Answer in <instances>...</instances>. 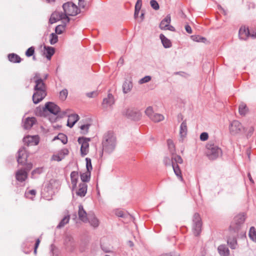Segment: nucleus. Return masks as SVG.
I'll return each mask as SVG.
<instances>
[{
    "instance_id": "nucleus-64",
    "label": "nucleus",
    "mask_w": 256,
    "mask_h": 256,
    "mask_svg": "<svg viewBox=\"0 0 256 256\" xmlns=\"http://www.w3.org/2000/svg\"><path fill=\"white\" fill-rule=\"evenodd\" d=\"M130 246H134V244L132 242H130Z\"/></svg>"
},
{
    "instance_id": "nucleus-8",
    "label": "nucleus",
    "mask_w": 256,
    "mask_h": 256,
    "mask_svg": "<svg viewBox=\"0 0 256 256\" xmlns=\"http://www.w3.org/2000/svg\"><path fill=\"white\" fill-rule=\"evenodd\" d=\"M60 20H62V22L64 24L69 22V18L66 14H64L61 12H54L50 16V22L52 24Z\"/></svg>"
},
{
    "instance_id": "nucleus-57",
    "label": "nucleus",
    "mask_w": 256,
    "mask_h": 256,
    "mask_svg": "<svg viewBox=\"0 0 256 256\" xmlns=\"http://www.w3.org/2000/svg\"><path fill=\"white\" fill-rule=\"evenodd\" d=\"M87 96L89 98H92L97 95V93L96 92H88L86 94Z\"/></svg>"
},
{
    "instance_id": "nucleus-34",
    "label": "nucleus",
    "mask_w": 256,
    "mask_h": 256,
    "mask_svg": "<svg viewBox=\"0 0 256 256\" xmlns=\"http://www.w3.org/2000/svg\"><path fill=\"white\" fill-rule=\"evenodd\" d=\"M172 166L175 174L180 178V180L182 181L183 178L182 175L181 170L178 166L177 164H173Z\"/></svg>"
},
{
    "instance_id": "nucleus-49",
    "label": "nucleus",
    "mask_w": 256,
    "mask_h": 256,
    "mask_svg": "<svg viewBox=\"0 0 256 256\" xmlns=\"http://www.w3.org/2000/svg\"><path fill=\"white\" fill-rule=\"evenodd\" d=\"M146 114L150 118L154 114L152 107L148 106L145 110Z\"/></svg>"
},
{
    "instance_id": "nucleus-39",
    "label": "nucleus",
    "mask_w": 256,
    "mask_h": 256,
    "mask_svg": "<svg viewBox=\"0 0 256 256\" xmlns=\"http://www.w3.org/2000/svg\"><path fill=\"white\" fill-rule=\"evenodd\" d=\"M142 5V0H137L135 6V12H134V16L136 18L138 16L139 12L141 8Z\"/></svg>"
},
{
    "instance_id": "nucleus-59",
    "label": "nucleus",
    "mask_w": 256,
    "mask_h": 256,
    "mask_svg": "<svg viewBox=\"0 0 256 256\" xmlns=\"http://www.w3.org/2000/svg\"><path fill=\"white\" fill-rule=\"evenodd\" d=\"M32 168V163H29L26 164V169L27 170H30Z\"/></svg>"
},
{
    "instance_id": "nucleus-10",
    "label": "nucleus",
    "mask_w": 256,
    "mask_h": 256,
    "mask_svg": "<svg viewBox=\"0 0 256 256\" xmlns=\"http://www.w3.org/2000/svg\"><path fill=\"white\" fill-rule=\"evenodd\" d=\"M171 18L170 14L167 15L166 17L162 20L160 24V28L162 30H169L170 31H175L174 28L170 25Z\"/></svg>"
},
{
    "instance_id": "nucleus-2",
    "label": "nucleus",
    "mask_w": 256,
    "mask_h": 256,
    "mask_svg": "<svg viewBox=\"0 0 256 256\" xmlns=\"http://www.w3.org/2000/svg\"><path fill=\"white\" fill-rule=\"evenodd\" d=\"M116 144V137L112 132H108L104 134L102 141L103 150L111 152L114 150Z\"/></svg>"
},
{
    "instance_id": "nucleus-3",
    "label": "nucleus",
    "mask_w": 256,
    "mask_h": 256,
    "mask_svg": "<svg viewBox=\"0 0 256 256\" xmlns=\"http://www.w3.org/2000/svg\"><path fill=\"white\" fill-rule=\"evenodd\" d=\"M206 154L210 160H215L222 156L221 149L214 142H209L206 145Z\"/></svg>"
},
{
    "instance_id": "nucleus-21",
    "label": "nucleus",
    "mask_w": 256,
    "mask_h": 256,
    "mask_svg": "<svg viewBox=\"0 0 256 256\" xmlns=\"http://www.w3.org/2000/svg\"><path fill=\"white\" fill-rule=\"evenodd\" d=\"M28 177V174L24 170H20L16 172V179L20 182L24 181Z\"/></svg>"
},
{
    "instance_id": "nucleus-13",
    "label": "nucleus",
    "mask_w": 256,
    "mask_h": 256,
    "mask_svg": "<svg viewBox=\"0 0 256 256\" xmlns=\"http://www.w3.org/2000/svg\"><path fill=\"white\" fill-rule=\"evenodd\" d=\"M44 111L48 110L54 114H56L60 112V108L52 102H48L46 104L44 108H42Z\"/></svg>"
},
{
    "instance_id": "nucleus-19",
    "label": "nucleus",
    "mask_w": 256,
    "mask_h": 256,
    "mask_svg": "<svg viewBox=\"0 0 256 256\" xmlns=\"http://www.w3.org/2000/svg\"><path fill=\"white\" fill-rule=\"evenodd\" d=\"M78 215L79 219L80 220L84 222H88L87 214L82 205H80L78 206Z\"/></svg>"
},
{
    "instance_id": "nucleus-15",
    "label": "nucleus",
    "mask_w": 256,
    "mask_h": 256,
    "mask_svg": "<svg viewBox=\"0 0 256 256\" xmlns=\"http://www.w3.org/2000/svg\"><path fill=\"white\" fill-rule=\"evenodd\" d=\"M126 114L134 120H138L141 117L140 112L134 108H128L126 110Z\"/></svg>"
},
{
    "instance_id": "nucleus-35",
    "label": "nucleus",
    "mask_w": 256,
    "mask_h": 256,
    "mask_svg": "<svg viewBox=\"0 0 256 256\" xmlns=\"http://www.w3.org/2000/svg\"><path fill=\"white\" fill-rule=\"evenodd\" d=\"M248 236L253 242H256V229L254 227L252 226L250 228Z\"/></svg>"
},
{
    "instance_id": "nucleus-45",
    "label": "nucleus",
    "mask_w": 256,
    "mask_h": 256,
    "mask_svg": "<svg viewBox=\"0 0 256 256\" xmlns=\"http://www.w3.org/2000/svg\"><path fill=\"white\" fill-rule=\"evenodd\" d=\"M65 30L64 25H58L56 28V32L58 34H62Z\"/></svg>"
},
{
    "instance_id": "nucleus-61",
    "label": "nucleus",
    "mask_w": 256,
    "mask_h": 256,
    "mask_svg": "<svg viewBox=\"0 0 256 256\" xmlns=\"http://www.w3.org/2000/svg\"><path fill=\"white\" fill-rule=\"evenodd\" d=\"M159 256H174L172 254H162L160 255Z\"/></svg>"
},
{
    "instance_id": "nucleus-24",
    "label": "nucleus",
    "mask_w": 256,
    "mask_h": 256,
    "mask_svg": "<svg viewBox=\"0 0 256 256\" xmlns=\"http://www.w3.org/2000/svg\"><path fill=\"white\" fill-rule=\"evenodd\" d=\"M79 176L78 172L74 171L70 174V179L72 190L76 188Z\"/></svg>"
},
{
    "instance_id": "nucleus-22",
    "label": "nucleus",
    "mask_w": 256,
    "mask_h": 256,
    "mask_svg": "<svg viewBox=\"0 0 256 256\" xmlns=\"http://www.w3.org/2000/svg\"><path fill=\"white\" fill-rule=\"evenodd\" d=\"M251 34L250 33L248 28L245 26L241 27L239 30V36L242 40H246L248 36Z\"/></svg>"
},
{
    "instance_id": "nucleus-5",
    "label": "nucleus",
    "mask_w": 256,
    "mask_h": 256,
    "mask_svg": "<svg viewBox=\"0 0 256 256\" xmlns=\"http://www.w3.org/2000/svg\"><path fill=\"white\" fill-rule=\"evenodd\" d=\"M229 130L232 135H242L244 132L243 124L238 120H234L230 124Z\"/></svg>"
},
{
    "instance_id": "nucleus-31",
    "label": "nucleus",
    "mask_w": 256,
    "mask_h": 256,
    "mask_svg": "<svg viewBox=\"0 0 256 256\" xmlns=\"http://www.w3.org/2000/svg\"><path fill=\"white\" fill-rule=\"evenodd\" d=\"M187 124L186 120L184 121L180 126V134L181 137H183L186 136L187 134Z\"/></svg>"
},
{
    "instance_id": "nucleus-41",
    "label": "nucleus",
    "mask_w": 256,
    "mask_h": 256,
    "mask_svg": "<svg viewBox=\"0 0 256 256\" xmlns=\"http://www.w3.org/2000/svg\"><path fill=\"white\" fill-rule=\"evenodd\" d=\"M56 139L60 140L64 144H66L68 142L66 136L63 134H59L54 140Z\"/></svg>"
},
{
    "instance_id": "nucleus-36",
    "label": "nucleus",
    "mask_w": 256,
    "mask_h": 256,
    "mask_svg": "<svg viewBox=\"0 0 256 256\" xmlns=\"http://www.w3.org/2000/svg\"><path fill=\"white\" fill-rule=\"evenodd\" d=\"M164 119V116L159 114L154 113L153 116L150 118V120H152L153 122H160Z\"/></svg>"
},
{
    "instance_id": "nucleus-30",
    "label": "nucleus",
    "mask_w": 256,
    "mask_h": 256,
    "mask_svg": "<svg viewBox=\"0 0 256 256\" xmlns=\"http://www.w3.org/2000/svg\"><path fill=\"white\" fill-rule=\"evenodd\" d=\"M160 38L164 48H168L171 46L172 44L170 40L167 38L163 34H160Z\"/></svg>"
},
{
    "instance_id": "nucleus-51",
    "label": "nucleus",
    "mask_w": 256,
    "mask_h": 256,
    "mask_svg": "<svg viewBox=\"0 0 256 256\" xmlns=\"http://www.w3.org/2000/svg\"><path fill=\"white\" fill-rule=\"evenodd\" d=\"M151 6L155 10L159 9V4L158 2L155 0H151L150 2Z\"/></svg>"
},
{
    "instance_id": "nucleus-7",
    "label": "nucleus",
    "mask_w": 256,
    "mask_h": 256,
    "mask_svg": "<svg viewBox=\"0 0 256 256\" xmlns=\"http://www.w3.org/2000/svg\"><path fill=\"white\" fill-rule=\"evenodd\" d=\"M63 9L64 12V14L68 16H75L78 14L77 6L72 2H68L63 4Z\"/></svg>"
},
{
    "instance_id": "nucleus-53",
    "label": "nucleus",
    "mask_w": 256,
    "mask_h": 256,
    "mask_svg": "<svg viewBox=\"0 0 256 256\" xmlns=\"http://www.w3.org/2000/svg\"><path fill=\"white\" fill-rule=\"evenodd\" d=\"M208 136L206 132H202L200 136V139L202 141H205L208 139Z\"/></svg>"
},
{
    "instance_id": "nucleus-18",
    "label": "nucleus",
    "mask_w": 256,
    "mask_h": 256,
    "mask_svg": "<svg viewBox=\"0 0 256 256\" xmlns=\"http://www.w3.org/2000/svg\"><path fill=\"white\" fill-rule=\"evenodd\" d=\"M87 184L84 182L80 183L78 188L76 190V194L80 197L84 196L87 192Z\"/></svg>"
},
{
    "instance_id": "nucleus-16",
    "label": "nucleus",
    "mask_w": 256,
    "mask_h": 256,
    "mask_svg": "<svg viewBox=\"0 0 256 256\" xmlns=\"http://www.w3.org/2000/svg\"><path fill=\"white\" fill-rule=\"evenodd\" d=\"M28 158V154L25 149L21 148L18 150V164H24Z\"/></svg>"
},
{
    "instance_id": "nucleus-62",
    "label": "nucleus",
    "mask_w": 256,
    "mask_h": 256,
    "mask_svg": "<svg viewBox=\"0 0 256 256\" xmlns=\"http://www.w3.org/2000/svg\"><path fill=\"white\" fill-rule=\"evenodd\" d=\"M250 36H252V38H256V32L255 34H252L250 35Z\"/></svg>"
},
{
    "instance_id": "nucleus-46",
    "label": "nucleus",
    "mask_w": 256,
    "mask_h": 256,
    "mask_svg": "<svg viewBox=\"0 0 256 256\" xmlns=\"http://www.w3.org/2000/svg\"><path fill=\"white\" fill-rule=\"evenodd\" d=\"M58 40V36L54 33H52L50 36V42L52 44H54Z\"/></svg>"
},
{
    "instance_id": "nucleus-11",
    "label": "nucleus",
    "mask_w": 256,
    "mask_h": 256,
    "mask_svg": "<svg viewBox=\"0 0 256 256\" xmlns=\"http://www.w3.org/2000/svg\"><path fill=\"white\" fill-rule=\"evenodd\" d=\"M23 141L28 146H34L38 144L40 138L38 136H28L24 138Z\"/></svg>"
},
{
    "instance_id": "nucleus-6",
    "label": "nucleus",
    "mask_w": 256,
    "mask_h": 256,
    "mask_svg": "<svg viewBox=\"0 0 256 256\" xmlns=\"http://www.w3.org/2000/svg\"><path fill=\"white\" fill-rule=\"evenodd\" d=\"M192 232L196 236L200 234L202 230V222L199 214L196 213L193 216Z\"/></svg>"
},
{
    "instance_id": "nucleus-38",
    "label": "nucleus",
    "mask_w": 256,
    "mask_h": 256,
    "mask_svg": "<svg viewBox=\"0 0 256 256\" xmlns=\"http://www.w3.org/2000/svg\"><path fill=\"white\" fill-rule=\"evenodd\" d=\"M90 172L87 171L86 172L82 173L80 175L81 180L83 182H87L90 180Z\"/></svg>"
},
{
    "instance_id": "nucleus-56",
    "label": "nucleus",
    "mask_w": 256,
    "mask_h": 256,
    "mask_svg": "<svg viewBox=\"0 0 256 256\" xmlns=\"http://www.w3.org/2000/svg\"><path fill=\"white\" fill-rule=\"evenodd\" d=\"M116 214L118 217H124V215L123 212L122 210L116 211Z\"/></svg>"
},
{
    "instance_id": "nucleus-23",
    "label": "nucleus",
    "mask_w": 256,
    "mask_h": 256,
    "mask_svg": "<svg viewBox=\"0 0 256 256\" xmlns=\"http://www.w3.org/2000/svg\"><path fill=\"white\" fill-rule=\"evenodd\" d=\"M88 222L90 226L94 228L98 227L100 224L99 220L94 214L89 215Z\"/></svg>"
},
{
    "instance_id": "nucleus-54",
    "label": "nucleus",
    "mask_w": 256,
    "mask_h": 256,
    "mask_svg": "<svg viewBox=\"0 0 256 256\" xmlns=\"http://www.w3.org/2000/svg\"><path fill=\"white\" fill-rule=\"evenodd\" d=\"M40 239L38 238V239L36 240V244H35L34 249V254H36L37 248L38 247V246L40 244Z\"/></svg>"
},
{
    "instance_id": "nucleus-33",
    "label": "nucleus",
    "mask_w": 256,
    "mask_h": 256,
    "mask_svg": "<svg viewBox=\"0 0 256 256\" xmlns=\"http://www.w3.org/2000/svg\"><path fill=\"white\" fill-rule=\"evenodd\" d=\"M44 49L46 50V56L48 60H50L52 56L54 53V48L50 46H44Z\"/></svg>"
},
{
    "instance_id": "nucleus-43",
    "label": "nucleus",
    "mask_w": 256,
    "mask_h": 256,
    "mask_svg": "<svg viewBox=\"0 0 256 256\" xmlns=\"http://www.w3.org/2000/svg\"><path fill=\"white\" fill-rule=\"evenodd\" d=\"M68 94V90L66 89L62 90L60 92V98L64 101L66 100Z\"/></svg>"
},
{
    "instance_id": "nucleus-12",
    "label": "nucleus",
    "mask_w": 256,
    "mask_h": 256,
    "mask_svg": "<svg viewBox=\"0 0 256 256\" xmlns=\"http://www.w3.org/2000/svg\"><path fill=\"white\" fill-rule=\"evenodd\" d=\"M238 234H235L234 232H230V230L229 229L227 242L230 248L232 249H235L236 248V246L237 245L236 236Z\"/></svg>"
},
{
    "instance_id": "nucleus-4",
    "label": "nucleus",
    "mask_w": 256,
    "mask_h": 256,
    "mask_svg": "<svg viewBox=\"0 0 256 256\" xmlns=\"http://www.w3.org/2000/svg\"><path fill=\"white\" fill-rule=\"evenodd\" d=\"M245 220V216L242 214L236 215L234 218L230 226V232H234L235 234H238L242 224Z\"/></svg>"
},
{
    "instance_id": "nucleus-28",
    "label": "nucleus",
    "mask_w": 256,
    "mask_h": 256,
    "mask_svg": "<svg viewBox=\"0 0 256 256\" xmlns=\"http://www.w3.org/2000/svg\"><path fill=\"white\" fill-rule=\"evenodd\" d=\"M171 159L172 165H173V164H182L183 162V160L181 156L176 154L175 152L172 154Z\"/></svg>"
},
{
    "instance_id": "nucleus-29",
    "label": "nucleus",
    "mask_w": 256,
    "mask_h": 256,
    "mask_svg": "<svg viewBox=\"0 0 256 256\" xmlns=\"http://www.w3.org/2000/svg\"><path fill=\"white\" fill-rule=\"evenodd\" d=\"M8 58L10 62L14 63H19L22 60V58L19 56L14 53L9 54Z\"/></svg>"
},
{
    "instance_id": "nucleus-60",
    "label": "nucleus",
    "mask_w": 256,
    "mask_h": 256,
    "mask_svg": "<svg viewBox=\"0 0 256 256\" xmlns=\"http://www.w3.org/2000/svg\"><path fill=\"white\" fill-rule=\"evenodd\" d=\"M248 178H249L250 181L252 183V184H253L254 182V180H252V176H251V175H250V173H248Z\"/></svg>"
},
{
    "instance_id": "nucleus-55",
    "label": "nucleus",
    "mask_w": 256,
    "mask_h": 256,
    "mask_svg": "<svg viewBox=\"0 0 256 256\" xmlns=\"http://www.w3.org/2000/svg\"><path fill=\"white\" fill-rule=\"evenodd\" d=\"M194 40L196 42H205V41L206 40V38L200 36H196V38Z\"/></svg>"
},
{
    "instance_id": "nucleus-50",
    "label": "nucleus",
    "mask_w": 256,
    "mask_h": 256,
    "mask_svg": "<svg viewBox=\"0 0 256 256\" xmlns=\"http://www.w3.org/2000/svg\"><path fill=\"white\" fill-rule=\"evenodd\" d=\"M36 192L35 190H30V191L26 193V196L28 198H29L32 200L33 197L36 195Z\"/></svg>"
},
{
    "instance_id": "nucleus-32",
    "label": "nucleus",
    "mask_w": 256,
    "mask_h": 256,
    "mask_svg": "<svg viewBox=\"0 0 256 256\" xmlns=\"http://www.w3.org/2000/svg\"><path fill=\"white\" fill-rule=\"evenodd\" d=\"M239 113L241 116H244L248 112V108L247 107L246 104L242 103L239 106Z\"/></svg>"
},
{
    "instance_id": "nucleus-20",
    "label": "nucleus",
    "mask_w": 256,
    "mask_h": 256,
    "mask_svg": "<svg viewBox=\"0 0 256 256\" xmlns=\"http://www.w3.org/2000/svg\"><path fill=\"white\" fill-rule=\"evenodd\" d=\"M78 120L79 116L78 114H73L70 115L68 117L67 126L70 128H72Z\"/></svg>"
},
{
    "instance_id": "nucleus-40",
    "label": "nucleus",
    "mask_w": 256,
    "mask_h": 256,
    "mask_svg": "<svg viewBox=\"0 0 256 256\" xmlns=\"http://www.w3.org/2000/svg\"><path fill=\"white\" fill-rule=\"evenodd\" d=\"M70 220V216H65L62 220L60 221V224L57 226V228H61L64 226L65 224H68Z\"/></svg>"
},
{
    "instance_id": "nucleus-25",
    "label": "nucleus",
    "mask_w": 256,
    "mask_h": 256,
    "mask_svg": "<svg viewBox=\"0 0 256 256\" xmlns=\"http://www.w3.org/2000/svg\"><path fill=\"white\" fill-rule=\"evenodd\" d=\"M36 122L34 118H28L24 121V127L25 129H30Z\"/></svg>"
},
{
    "instance_id": "nucleus-58",
    "label": "nucleus",
    "mask_w": 256,
    "mask_h": 256,
    "mask_svg": "<svg viewBox=\"0 0 256 256\" xmlns=\"http://www.w3.org/2000/svg\"><path fill=\"white\" fill-rule=\"evenodd\" d=\"M185 29H186V31L188 34H192V30L191 27L190 26H188V25L186 26Z\"/></svg>"
},
{
    "instance_id": "nucleus-1",
    "label": "nucleus",
    "mask_w": 256,
    "mask_h": 256,
    "mask_svg": "<svg viewBox=\"0 0 256 256\" xmlns=\"http://www.w3.org/2000/svg\"><path fill=\"white\" fill-rule=\"evenodd\" d=\"M33 80L36 84L34 87L35 92L32 96V100L34 104H38L46 95V86L42 79L38 74H36Z\"/></svg>"
},
{
    "instance_id": "nucleus-47",
    "label": "nucleus",
    "mask_w": 256,
    "mask_h": 256,
    "mask_svg": "<svg viewBox=\"0 0 256 256\" xmlns=\"http://www.w3.org/2000/svg\"><path fill=\"white\" fill-rule=\"evenodd\" d=\"M86 166L87 171L90 172V171L92 169L91 160L90 158H86Z\"/></svg>"
},
{
    "instance_id": "nucleus-17",
    "label": "nucleus",
    "mask_w": 256,
    "mask_h": 256,
    "mask_svg": "<svg viewBox=\"0 0 256 256\" xmlns=\"http://www.w3.org/2000/svg\"><path fill=\"white\" fill-rule=\"evenodd\" d=\"M244 132L242 135H244L247 138L252 136L254 132V128L251 124H244L243 125Z\"/></svg>"
},
{
    "instance_id": "nucleus-9",
    "label": "nucleus",
    "mask_w": 256,
    "mask_h": 256,
    "mask_svg": "<svg viewBox=\"0 0 256 256\" xmlns=\"http://www.w3.org/2000/svg\"><path fill=\"white\" fill-rule=\"evenodd\" d=\"M90 140V138H80L78 139V142L81 144L80 152L82 156H86L89 151V142Z\"/></svg>"
},
{
    "instance_id": "nucleus-26",
    "label": "nucleus",
    "mask_w": 256,
    "mask_h": 256,
    "mask_svg": "<svg viewBox=\"0 0 256 256\" xmlns=\"http://www.w3.org/2000/svg\"><path fill=\"white\" fill-rule=\"evenodd\" d=\"M114 103V98L112 94H108L107 98L103 100L102 104L104 106L106 107L110 106Z\"/></svg>"
},
{
    "instance_id": "nucleus-48",
    "label": "nucleus",
    "mask_w": 256,
    "mask_h": 256,
    "mask_svg": "<svg viewBox=\"0 0 256 256\" xmlns=\"http://www.w3.org/2000/svg\"><path fill=\"white\" fill-rule=\"evenodd\" d=\"M34 48L31 46L28 48L26 52V55L28 57H30L34 55Z\"/></svg>"
},
{
    "instance_id": "nucleus-44",
    "label": "nucleus",
    "mask_w": 256,
    "mask_h": 256,
    "mask_svg": "<svg viewBox=\"0 0 256 256\" xmlns=\"http://www.w3.org/2000/svg\"><path fill=\"white\" fill-rule=\"evenodd\" d=\"M168 148L172 154L175 152V146L173 142L171 140H168Z\"/></svg>"
},
{
    "instance_id": "nucleus-37",
    "label": "nucleus",
    "mask_w": 256,
    "mask_h": 256,
    "mask_svg": "<svg viewBox=\"0 0 256 256\" xmlns=\"http://www.w3.org/2000/svg\"><path fill=\"white\" fill-rule=\"evenodd\" d=\"M132 88V84L130 82H125L122 86L123 92L125 94L129 92Z\"/></svg>"
},
{
    "instance_id": "nucleus-27",
    "label": "nucleus",
    "mask_w": 256,
    "mask_h": 256,
    "mask_svg": "<svg viewBox=\"0 0 256 256\" xmlns=\"http://www.w3.org/2000/svg\"><path fill=\"white\" fill-rule=\"evenodd\" d=\"M218 251L221 256H229L230 250L224 245H220L218 247Z\"/></svg>"
},
{
    "instance_id": "nucleus-42",
    "label": "nucleus",
    "mask_w": 256,
    "mask_h": 256,
    "mask_svg": "<svg viewBox=\"0 0 256 256\" xmlns=\"http://www.w3.org/2000/svg\"><path fill=\"white\" fill-rule=\"evenodd\" d=\"M90 126V124H88L80 126V133L83 134H86L88 132Z\"/></svg>"
},
{
    "instance_id": "nucleus-14",
    "label": "nucleus",
    "mask_w": 256,
    "mask_h": 256,
    "mask_svg": "<svg viewBox=\"0 0 256 256\" xmlns=\"http://www.w3.org/2000/svg\"><path fill=\"white\" fill-rule=\"evenodd\" d=\"M68 150L66 148H64L60 151L58 153L54 154L51 160L54 161L60 162L68 154Z\"/></svg>"
},
{
    "instance_id": "nucleus-63",
    "label": "nucleus",
    "mask_w": 256,
    "mask_h": 256,
    "mask_svg": "<svg viewBox=\"0 0 256 256\" xmlns=\"http://www.w3.org/2000/svg\"><path fill=\"white\" fill-rule=\"evenodd\" d=\"M48 2H54L55 0H46Z\"/></svg>"
},
{
    "instance_id": "nucleus-52",
    "label": "nucleus",
    "mask_w": 256,
    "mask_h": 256,
    "mask_svg": "<svg viewBox=\"0 0 256 256\" xmlns=\"http://www.w3.org/2000/svg\"><path fill=\"white\" fill-rule=\"evenodd\" d=\"M151 80V78L150 76H146L140 79V84H144L147 82H148Z\"/></svg>"
}]
</instances>
